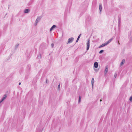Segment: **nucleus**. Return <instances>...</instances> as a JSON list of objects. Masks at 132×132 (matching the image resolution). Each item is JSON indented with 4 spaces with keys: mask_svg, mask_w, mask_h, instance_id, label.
I'll return each mask as SVG.
<instances>
[{
    "mask_svg": "<svg viewBox=\"0 0 132 132\" xmlns=\"http://www.w3.org/2000/svg\"><path fill=\"white\" fill-rule=\"evenodd\" d=\"M47 79H46V82H47Z\"/></svg>",
    "mask_w": 132,
    "mask_h": 132,
    "instance_id": "obj_34",
    "label": "nucleus"
},
{
    "mask_svg": "<svg viewBox=\"0 0 132 132\" xmlns=\"http://www.w3.org/2000/svg\"><path fill=\"white\" fill-rule=\"evenodd\" d=\"M60 84H59L57 88H58V90L60 89Z\"/></svg>",
    "mask_w": 132,
    "mask_h": 132,
    "instance_id": "obj_24",
    "label": "nucleus"
},
{
    "mask_svg": "<svg viewBox=\"0 0 132 132\" xmlns=\"http://www.w3.org/2000/svg\"><path fill=\"white\" fill-rule=\"evenodd\" d=\"M19 44H16V45L15 46V49H16L19 46Z\"/></svg>",
    "mask_w": 132,
    "mask_h": 132,
    "instance_id": "obj_22",
    "label": "nucleus"
},
{
    "mask_svg": "<svg viewBox=\"0 0 132 132\" xmlns=\"http://www.w3.org/2000/svg\"><path fill=\"white\" fill-rule=\"evenodd\" d=\"M41 19V18L40 17H38L35 22V26H36L37 24V23L40 21Z\"/></svg>",
    "mask_w": 132,
    "mask_h": 132,
    "instance_id": "obj_1",
    "label": "nucleus"
},
{
    "mask_svg": "<svg viewBox=\"0 0 132 132\" xmlns=\"http://www.w3.org/2000/svg\"><path fill=\"white\" fill-rule=\"evenodd\" d=\"M51 46L52 48H53L54 46V44L53 43H52L51 45Z\"/></svg>",
    "mask_w": 132,
    "mask_h": 132,
    "instance_id": "obj_25",
    "label": "nucleus"
},
{
    "mask_svg": "<svg viewBox=\"0 0 132 132\" xmlns=\"http://www.w3.org/2000/svg\"><path fill=\"white\" fill-rule=\"evenodd\" d=\"M118 43L119 44H120V43H119V41H118Z\"/></svg>",
    "mask_w": 132,
    "mask_h": 132,
    "instance_id": "obj_33",
    "label": "nucleus"
},
{
    "mask_svg": "<svg viewBox=\"0 0 132 132\" xmlns=\"http://www.w3.org/2000/svg\"><path fill=\"white\" fill-rule=\"evenodd\" d=\"M74 40V38L73 37H71L69 38L68 40V42H67V44L71 43Z\"/></svg>",
    "mask_w": 132,
    "mask_h": 132,
    "instance_id": "obj_2",
    "label": "nucleus"
},
{
    "mask_svg": "<svg viewBox=\"0 0 132 132\" xmlns=\"http://www.w3.org/2000/svg\"><path fill=\"white\" fill-rule=\"evenodd\" d=\"M81 34H80L78 36V38L76 40V43H77L78 42V40H79V39L80 38V36H81Z\"/></svg>",
    "mask_w": 132,
    "mask_h": 132,
    "instance_id": "obj_14",
    "label": "nucleus"
},
{
    "mask_svg": "<svg viewBox=\"0 0 132 132\" xmlns=\"http://www.w3.org/2000/svg\"><path fill=\"white\" fill-rule=\"evenodd\" d=\"M3 101L1 100L0 101V103H1Z\"/></svg>",
    "mask_w": 132,
    "mask_h": 132,
    "instance_id": "obj_26",
    "label": "nucleus"
},
{
    "mask_svg": "<svg viewBox=\"0 0 132 132\" xmlns=\"http://www.w3.org/2000/svg\"><path fill=\"white\" fill-rule=\"evenodd\" d=\"M94 78H93L92 79L91 82H92V88H93V85L94 83Z\"/></svg>",
    "mask_w": 132,
    "mask_h": 132,
    "instance_id": "obj_12",
    "label": "nucleus"
},
{
    "mask_svg": "<svg viewBox=\"0 0 132 132\" xmlns=\"http://www.w3.org/2000/svg\"><path fill=\"white\" fill-rule=\"evenodd\" d=\"M104 51L103 50H101L99 52V53L101 54L104 52Z\"/></svg>",
    "mask_w": 132,
    "mask_h": 132,
    "instance_id": "obj_19",
    "label": "nucleus"
},
{
    "mask_svg": "<svg viewBox=\"0 0 132 132\" xmlns=\"http://www.w3.org/2000/svg\"><path fill=\"white\" fill-rule=\"evenodd\" d=\"M117 73H116L114 74V77H115V78H116L117 76Z\"/></svg>",
    "mask_w": 132,
    "mask_h": 132,
    "instance_id": "obj_21",
    "label": "nucleus"
},
{
    "mask_svg": "<svg viewBox=\"0 0 132 132\" xmlns=\"http://www.w3.org/2000/svg\"><path fill=\"white\" fill-rule=\"evenodd\" d=\"M81 97L80 96H79V100H78V102L79 103L81 101Z\"/></svg>",
    "mask_w": 132,
    "mask_h": 132,
    "instance_id": "obj_17",
    "label": "nucleus"
},
{
    "mask_svg": "<svg viewBox=\"0 0 132 132\" xmlns=\"http://www.w3.org/2000/svg\"><path fill=\"white\" fill-rule=\"evenodd\" d=\"M2 99H3L4 100L6 98H5L4 97H3V98H2Z\"/></svg>",
    "mask_w": 132,
    "mask_h": 132,
    "instance_id": "obj_28",
    "label": "nucleus"
},
{
    "mask_svg": "<svg viewBox=\"0 0 132 132\" xmlns=\"http://www.w3.org/2000/svg\"><path fill=\"white\" fill-rule=\"evenodd\" d=\"M102 5L101 4H100L99 5V10L100 11V12H101L102 11Z\"/></svg>",
    "mask_w": 132,
    "mask_h": 132,
    "instance_id": "obj_13",
    "label": "nucleus"
},
{
    "mask_svg": "<svg viewBox=\"0 0 132 132\" xmlns=\"http://www.w3.org/2000/svg\"><path fill=\"white\" fill-rule=\"evenodd\" d=\"M97 70H96V69H95V71H97Z\"/></svg>",
    "mask_w": 132,
    "mask_h": 132,
    "instance_id": "obj_30",
    "label": "nucleus"
},
{
    "mask_svg": "<svg viewBox=\"0 0 132 132\" xmlns=\"http://www.w3.org/2000/svg\"><path fill=\"white\" fill-rule=\"evenodd\" d=\"M56 27V26L55 25H53L51 28L50 29V31H52L53 29L55 28Z\"/></svg>",
    "mask_w": 132,
    "mask_h": 132,
    "instance_id": "obj_8",
    "label": "nucleus"
},
{
    "mask_svg": "<svg viewBox=\"0 0 132 132\" xmlns=\"http://www.w3.org/2000/svg\"><path fill=\"white\" fill-rule=\"evenodd\" d=\"M125 60L124 59H123L122 60V61L120 64V66H121L122 65L124 64L125 63Z\"/></svg>",
    "mask_w": 132,
    "mask_h": 132,
    "instance_id": "obj_10",
    "label": "nucleus"
},
{
    "mask_svg": "<svg viewBox=\"0 0 132 132\" xmlns=\"http://www.w3.org/2000/svg\"><path fill=\"white\" fill-rule=\"evenodd\" d=\"M30 67L31 65H28L26 67V69L28 71L30 70Z\"/></svg>",
    "mask_w": 132,
    "mask_h": 132,
    "instance_id": "obj_9",
    "label": "nucleus"
},
{
    "mask_svg": "<svg viewBox=\"0 0 132 132\" xmlns=\"http://www.w3.org/2000/svg\"><path fill=\"white\" fill-rule=\"evenodd\" d=\"M22 129V127H21V128L20 129H18V128L17 129V131H20Z\"/></svg>",
    "mask_w": 132,
    "mask_h": 132,
    "instance_id": "obj_18",
    "label": "nucleus"
},
{
    "mask_svg": "<svg viewBox=\"0 0 132 132\" xmlns=\"http://www.w3.org/2000/svg\"><path fill=\"white\" fill-rule=\"evenodd\" d=\"M120 20L121 19H120V17L119 16H118V26L119 27L120 26Z\"/></svg>",
    "mask_w": 132,
    "mask_h": 132,
    "instance_id": "obj_11",
    "label": "nucleus"
},
{
    "mask_svg": "<svg viewBox=\"0 0 132 132\" xmlns=\"http://www.w3.org/2000/svg\"><path fill=\"white\" fill-rule=\"evenodd\" d=\"M2 100L3 101H4V100H3V99H2Z\"/></svg>",
    "mask_w": 132,
    "mask_h": 132,
    "instance_id": "obj_32",
    "label": "nucleus"
},
{
    "mask_svg": "<svg viewBox=\"0 0 132 132\" xmlns=\"http://www.w3.org/2000/svg\"><path fill=\"white\" fill-rule=\"evenodd\" d=\"M129 100H130V101L131 102L132 100V96H131L130 97V98H129Z\"/></svg>",
    "mask_w": 132,
    "mask_h": 132,
    "instance_id": "obj_23",
    "label": "nucleus"
},
{
    "mask_svg": "<svg viewBox=\"0 0 132 132\" xmlns=\"http://www.w3.org/2000/svg\"><path fill=\"white\" fill-rule=\"evenodd\" d=\"M102 101V100L101 99V100H100V102H101Z\"/></svg>",
    "mask_w": 132,
    "mask_h": 132,
    "instance_id": "obj_31",
    "label": "nucleus"
},
{
    "mask_svg": "<svg viewBox=\"0 0 132 132\" xmlns=\"http://www.w3.org/2000/svg\"><path fill=\"white\" fill-rule=\"evenodd\" d=\"M3 97L5 98H6L7 97L6 94H5L4 95Z\"/></svg>",
    "mask_w": 132,
    "mask_h": 132,
    "instance_id": "obj_20",
    "label": "nucleus"
},
{
    "mask_svg": "<svg viewBox=\"0 0 132 132\" xmlns=\"http://www.w3.org/2000/svg\"><path fill=\"white\" fill-rule=\"evenodd\" d=\"M21 84V82H19V85H20Z\"/></svg>",
    "mask_w": 132,
    "mask_h": 132,
    "instance_id": "obj_29",
    "label": "nucleus"
},
{
    "mask_svg": "<svg viewBox=\"0 0 132 132\" xmlns=\"http://www.w3.org/2000/svg\"><path fill=\"white\" fill-rule=\"evenodd\" d=\"M42 55L41 54H40L37 55V58L38 59H40L41 58Z\"/></svg>",
    "mask_w": 132,
    "mask_h": 132,
    "instance_id": "obj_15",
    "label": "nucleus"
},
{
    "mask_svg": "<svg viewBox=\"0 0 132 132\" xmlns=\"http://www.w3.org/2000/svg\"><path fill=\"white\" fill-rule=\"evenodd\" d=\"M107 44L106 43V42L105 43L102 44L99 47V48H101L102 47H103L104 46L107 45Z\"/></svg>",
    "mask_w": 132,
    "mask_h": 132,
    "instance_id": "obj_6",
    "label": "nucleus"
},
{
    "mask_svg": "<svg viewBox=\"0 0 132 132\" xmlns=\"http://www.w3.org/2000/svg\"><path fill=\"white\" fill-rule=\"evenodd\" d=\"M108 65H106L105 66V70L104 71V74L105 75H106L108 72Z\"/></svg>",
    "mask_w": 132,
    "mask_h": 132,
    "instance_id": "obj_4",
    "label": "nucleus"
},
{
    "mask_svg": "<svg viewBox=\"0 0 132 132\" xmlns=\"http://www.w3.org/2000/svg\"><path fill=\"white\" fill-rule=\"evenodd\" d=\"M30 10L28 9H26L24 11V12L26 13H28L29 12Z\"/></svg>",
    "mask_w": 132,
    "mask_h": 132,
    "instance_id": "obj_7",
    "label": "nucleus"
},
{
    "mask_svg": "<svg viewBox=\"0 0 132 132\" xmlns=\"http://www.w3.org/2000/svg\"><path fill=\"white\" fill-rule=\"evenodd\" d=\"M98 64L97 62H95L94 64V66L95 68H97L98 67Z\"/></svg>",
    "mask_w": 132,
    "mask_h": 132,
    "instance_id": "obj_5",
    "label": "nucleus"
},
{
    "mask_svg": "<svg viewBox=\"0 0 132 132\" xmlns=\"http://www.w3.org/2000/svg\"><path fill=\"white\" fill-rule=\"evenodd\" d=\"M3 101L1 100L0 101V103H1Z\"/></svg>",
    "mask_w": 132,
    "mask_h": 132,
    "instance_id": "obj_27",
    "label": "nucleus"
},
{
    "mask_svg": "<svg viewBox=\"0 0 132 132\" xmlns=\"http://www.w3.org/2000/svg\"><path fill=\"white\" fill-rule=\"evenodd\" d=\"M87 45V48L86 50L88 51V50L89 48V46H90V40L88 39L86 44Z\"/></svg>",
    "mask_w": 132,
    "mask_h": 132,
    "instance_id": "obj_3",
    "label": "nucleus"
},
{
    "mask_svg": "<svg viewBox=\"0 0 132 132\" xmlns=\"http://www.w3.org/2000/svg\"><path fill=\"white\" fill-rule=\"evenodd\" d=\"M112 39V38L110 39L107 42H106L107 44H108L110 43L111 42Z\"/></svg>",
    "mask_w": 132,
    "mask_h": 132,
    "instance_id": "obj_16",
    "label": "nucleus"
}]
</instances>
